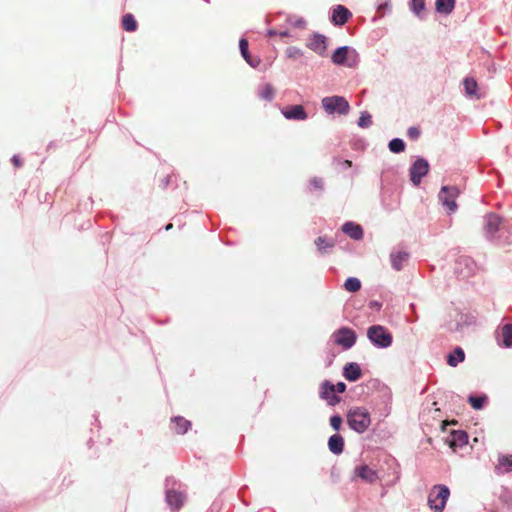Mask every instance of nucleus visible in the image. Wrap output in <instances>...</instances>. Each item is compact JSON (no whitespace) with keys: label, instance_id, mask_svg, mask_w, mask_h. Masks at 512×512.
<instances>
[{"label":"nucleus","instance_id":"nucleus-27","mask_svg":"<svg viewBox=\"0 0 512 512\" xmlns=\"http://www.w3.org/2000/svg\"><path fill=\"white\" fill-rule=\"evenodd\" d=\"M315 244L320 252L325 253L328 248H332L334 246V241L326 237H318L315 240Z\"/></svg>","mask_w":512,"mask_h":512},{"label":"nucleus","instance_id":"nucleus-8","mask_svg":"<svg viewBox=\"0 0 512 512\" xmlns=\"http://www.w3.org/2000/svg\"><path fill=\"white\" fill-rule=\"evenodd\" d=\"M449 447L456 452L457 448H461L468 443V435L463 430H454L446 440Z\"/></svg>","mask_w":512,"mask_h":512},{"label":"nucleus","instance_id":"nucleus-4","mask_svg":"<svg viewBox=\"0 0 512 512\" xmlns=\"http://www.w3.org/2000/svg\"><path fill=\"white\" fill-rule=\"evenodd\" d=\"M322 106L328 113L337 112L339 114H347L349 112V103L344 97L331 96L322 99Z\"/></svg>","mask_w":512,"mask_h":512},{"label":"nucleus","instance_id":"nucleus-30","mask_svg":"<svg viewBox=\"0 0 512 512\" xmlns=\"http://www.w3.org/2000/svg\"><path fill=\"white\" fill-rule=\"evenodd\" d=\"M389 150L393 153L403 152L405 149V143L400 138H394L389 142Z\"/></svg>","mask_w":512,"mask_h":512},{"label":"nucleus","instance_id":"nucleus-31","mask_svg":"<svg viewBox=\"0 0 512 512\" xmlns=\"http://www.w3.org/2000/svg\"><path fill=\"white\" fill-rule=\"evenodd\" d=\"M503 344L506 347L512 346V324L504 325L502 328Z\"/></svg>","mask_w":512,"mask_h":512},{"label":"nucleus","instance_id":"nucleus-32","mask_svg":"<svg viewBox=\"0 0 512 512\" xmlns=\"http://www.w3.org/2000/svg\"><path fill=\"white\" fill-rule=\"evenodd\" d=\"M259 95L262 99L271 101L274 98L275 89L271 84H265Z\"/></svg>","mask_w":512,"mask_h":512},{"label":"nucleus","instance_id":"nucleus-45","mask_svg":"<svg viewBox=\"0 0 512 512\" xmlns=\"http://www.w3.org/2000/svg\"><path fill=\"white\" fill-rule=\"evenodd\" d=\"M280 35H281L282 37H284V36H287V35H288V33H287V32H282Z\"/></svg>","mask_w":512,"mask_h":512},{"label":"nucleus","instance_id":"nucleus-7","mask_svg":"<svg viewBox=\"0 0 512 512\" xmlns=\"http://www.w3.org/2000/svg\"><path fill=\"white\" fill-rule=\"evenodd\" d=\"M429 164L423 158L417 159L410 168V180L415 186L421 183L422 178L428 173Z\"/></svg>","mask_w":512,"mask_h":512},{"label":"nucleus","instance_id":"nucleus-21","mask_svg":"<svg viewBox=\"0 0 512 512\" xmlns=\"http://www.w3.org/2000/svg\"><path fill=\"white\" fill-rule=\"evenodd\" d=\"M455 7V0H436L435 8L440 14L448 15Z\"/></svg>","mask_w":512,"mask_h":512},{"label":"nucleus","instance_id":"nucleus-28","mask_svg":"<svg viewBox=\"0 0 512 512\" xmlns=\"http://www.w3.org/2000/svg\"><path fill=\"white\" fill-rule=\"evenodd\" d=\"M503 469V472L512 471V455H502L498 459V469Z\"/></svg>","mask_w":512,"mask_h":512},{"label":"nucleus","instance_id":"nucleus-22","mask_svg":"<svg viewBox=\"0 0 512 512\" xmlns=\"http://www.w3.org/2000/svg\"><path fill=\"white\" fill-rule=\"evenodd\" d=\"M465 359V353L462 348L457 347L453 353L447 356V363L451 367H456L458 363L463 362Z\"/></svg>","mask_w":512,"mask_h":512},{"label":"nucleus","instance_id":"nucleus-43","mask_svg":"<svg viewBox=\"0 0 512 512\" xmlns=\"http://www.w3.org/2000/svg\"><path fill=\"white\" fill-rule=\"evenodd\" d=\"M345 164H346L348 167H350V166L352 165V162H351V161H349V160H346V161H345Z\"/></svg>","mask_w":512,"mask_h":512},{"label":"nucleus","instance_id":"nucleus-10","mask_svg":"<svg viewBox=\"0 0 512 512\" xmlns=\"http://www.w3.org/2000/svg\"><path fill=\"white\" fill-rule=\"evenodd\" d=\"M282 114L288 120L303 121L308 118V115L302 105L288 106L282 110Z\"/></svg>","mask_w":512,"mask_h":512},{"label":"nucleus","instance_id":"nucleus-20","mask_svg":"<svg viewBox=\"0 0 512 512\" xmlns=\"http://www.w3.org/2000/svg\"><path fill=\"white\" fill-rule=\"evenodd\" d=\"M501 224V218L496 214H489L486 217L485 230L489 235L498 231Z\"/></svg>","mask_w":512,"mask_h":512},{"label":"nucleus","instance_id":"nucleus-9","mask_svg":"<svg viewBox=\"0 0 512 512\" xmlns=\"http://www.w3.org/2000/svg\"><path fill=\"white\" fill-rule=\"evenodd\" d=\"M307 46L320 56H324L327 49V38L321 34H313Z\"/></svg>","mask_w":512,"mask_h":512},{"label":"nucleus","instance_id":"nucleus-14","mask_svg":"<svg viewBox=\"0 0 512 512\" xmlns=\"http://www.w3.org/2000/svg\"><path fill=\"white\" fill-rule=\"evenodd\" d=\"M185 496L176 490H169L166 493V501L172 509H180L184 503Z\"/></svg>","mask_w":512,"mask_h":512},{"label":"nucleus","instance_id":"nucleus-16","mask_svg":"<svg viewBox=\"0 0 512 512\" xmlns=\"http://www.w3.org/2000/svg\"><path fill=\"white\" fill-rule=\"evenodd\" d=\"M239 49L242 57L252 67H257L260 64L259 58H252L248 51V41L245 38H241L239 41Z\"/></svg>","mask_w":512,"mask_h":512},{"label":"nucleus","instance_id":"nucleus-34","mask_svg":"<svg viewBox=\"0 0 512 512\" xmlns=\"http://www.w3.org/2000/svg\"><path fill=\"white\" fill-rule=\"evenodd\" d=\"M469 403L474 409H481L484 406V402L486 401V397H475L470 396L468 399Z\"/></svg>","mask_w":512,"mask_h":512},{"label":"nucleus","instance_id":"nucleus-37","mask_svg":"<svg viewBox=\"0 0 512 512\" xmlns=\"http://www.w3.org/2000/svg\"><path fill=\"white\" fill-rule=\"evenodd\" d=\"M342 424V418L339 415H334L330 418V425L336 431H338Z\"/></svg>","mask_w":512,"mask_h":512},{"label":"nucleus","instance_id":"nucleus-18","mask_svg":"<svg viewBox=\"0 0 512 512\" xmlns=\"http://www.w3.org/2000/svg\"><path fill=\"white\" fill-rule=\"evenodd\" d=\"M328 447H329V450L338 455V454H341L344 450V439L341 435L339 434H334L332 435L330 438H329V441H328Z\"/></svg>","mask_w":512,"mask_h":512},{"label":"nucleus","instance_id":"nucleus-12","mask_svg":"<svg viewBox=\"0 0 512 512\" xmlns=\"http://www.w3.org/2000/svg\"><path fill=\"white\" fill-rule=\"evenodd\" d=\"M336 392L334 391V385L329 381H324L321 385V398L328 401L329 405H335L340 401V398L336 396Z\"/></svg>","mask_w":512,"mask_h":512},{"label":"nucleus","instance_id":"nucleus-15","mask_svg":"<svg viewBox=\"0 0 512 512\" xmlns=\"http://www.w3.org/2000/svg\"><path fill=\"white\" fill-rule=\"evenodd\" d=\"M343 375L348 381H357L362 376V371L357 363H348L345 365Z\"/></svg>","mask_w":512,"mask_h":512},{"label":"nucleus","instance_id":"nucleus-36","mask_svg":"<svg viewBox=\"0 0 512 512\" xmlns=\"http://www.w3.org/2000/svg\"><path fill=\"white\" fill-rule=\"evenodd\" d=\"M288 58L296 59L298 57H301L303 55V52L301 49L297 47H288L285 51Z\"/></svg>","mask_w":512,"mask_h":512},{"label":"nucleus","instance_id":"nucleus-6","mask_svg":"<svg viewBox=\"0 0 512 512\" xmlns=\"http://www.w3.org/2000/svg\"><path fill=\"white\" fill-rule=\"evenodd\" d=\"M334 342L344 349L351 348L356 342L355 332L347 327L340 328L333 333Z\"/></svg>","mask_w":512,"mask_h":512},{"label":"nucleus","instance_id":"nucleus-25","mask_svg":"<svg viewBox=\"0 0 512 512\" xmlns=\"http://www.w3.org/2000/svg\"><path fill=\"white\" fill-rule=\"evenodd\" d=\"M121 24H122V28L128 32H134L138 26L137 21L135 20L134 16L130 13L125 14L122 17Z\"/></svg>","mask_w":512,"mask_h":512},{"label":"nucleus","instance_id":"nucleus-39","mask_svg":"<svg viewBox=\"0 0 512 512\" xmlns=\"http://www.w3.org/2000/svg\"><path fill=\"white\" fill-rule=\"evenodd\" d=\"M310 184L318 190H321L324 186L323 180L321 178L314 177L311 179Z\"/></svg>","mask_w":512,"mask_h":512},{"label":"nucleus","instance_id":"nucleus-35","mask_svg":"<svg viewBox=\"0 0 512 512\" xmlns=\"http://www.w3.org/2000/svg\"><path fill=\"white\" fill-rule=\"evenodd\" d=\"M412 11L419 15L425 8V1L424 0H411L410 3Z\"/></svg>","mask_w":512,"mask_h":512},{"label":"nucleus","instance_id":"nucleus-24","mask_svg":"<svg viewBox=\"0 0 512 512\" xmlns=\"http://www.w3.org/2000/svg\"><path fill=\"white\" fill-rule=\"evenodd\" d=\"M348 52V47H339L338 49H336V51L333 53L331 57L332 62L336 65H343L347 59Z\"/></svg>","mask_w":512,"mask_h":512},{"label":"nucleus","instance_id":"nucleus-29","mask_svg":"<svg viewBox=\"0 0 512 512\" xmlns=\"http://www.w3.org/2000/svg\"><path fill=\"white\" fill-rule=\"evenodd\" d=\"M344 287L349 292H357L361 288V282L358 278L350 277L345 281Z\"/></svg>","mask_w":512,"mask_h":512},{"label":"nucleus","instance_id":"nucleus-38","mask_svg":"<svg viewBox=\"0 0 512 512\" xmlns=\"http://www.w3.org/2000/svg\"><path fill=\"white\" fill-rule=\"evenodd\" d=\"M407 135L413 139V140H416L418 139V137L420 136V131L418 128L416 127H410L407 131Z\"/></svg>","mask_w":512,"mask_h":512},{"label":"nucleus","instance_id":"nucleus-11","mask_svg":"<svg viewBox=\"0 0 512 512\" xmlns=\"http://www.w3.org/2000/svg\"><path fill=\"white\" fill-rule=\"evenodd\" d=\"M354 474L356 477L370 484L376 482L378 479L377 472L368 465L356 466L354 469Z\"/></svg>","mask_w":512,"mask_h":512},{"label":"nucleus","instance_id":"nucleus-44","mask_svg":"<svg viewBox=\"0 0 512 512\" xmlns=\"http://www.w3.org/2000/svg\"><path fill=\"white\" fill-rule=\"evenodd\" d=\"M370 306H371V307H376V306H379V305H378V303H376V302H371Z\"/></svg>","mask_w":512,"mask_h":512},{"label":"nucleus","instance_id":"nucleus-40","mask_svg":"<svg viewBox=\"0 0 512 512\" xmlns=\"http://www.w3.org/2000/svg\"><path fill=\"white\" fill-rule=\"evenodd\" d=\"M346 390V384L344 382H338L334 385V391L338 393H343Z\"/></svg>","mask_w":512,"mask_h":512},{"label":"nucleus","instance_id":"nucleus-26","mask_svg":"<svg viewBox=\"0 0 512 512\" xmlns=\"http://www.w3.org/2000/svg\"><path fill=\"white\" fill-rule=\"evenodd\" d=\"M173 423L175 425V432L177 434H184L188 431V429L190 428L191 426V423L186 420L185 418L183 417H175L173 419Z\"/></svg>","mask_w":512,"mask_h":512},{"label":"nucleus","instance_id":"nucleus-41","mask_svg":"<svg viewBox=\"0 0 512 512\" xmlns=\"http://www.w3.org/2000/svg\"><path fill=\"white\" fill-rule=\"evenodd\" d=\"M11 161H12L13 165L16 168H18V167H20L22 165V162H21L20 158L18 156H16V155L12 157Z\"/></svg>","mask_w":512,"mask_h":512},{"label":"nucleus","instance_id":"nucleus-23","mask_svg":"<svg viewBox=\"0 0 512 512\" xmlns=\"http://www.w3.org/2000/svg\"><path fill=\"white\" fill-rule=\"evenodd\" d=\"M390 258L392 267L399 271L402 269L404 262L408 259V254L406 252L392 253Z\"/></svg>","mask_w":512,"mask_h":512},{"label":"nucleus","instance_id":"nucleus-2","mask_svg":"<svg viewBox=\"0 0 512 512\" xmlns=\"http://www.w3.org/2000/svg\"><path fill=\"white\" fill-rule=\"evenodd\" d=\"M450 496V490L446 485H434L428 495V506L434 512H442Z\"/></svg>","mask_w":512,"mask_h":512},{"label":"nucleus","instance_id":"nucleus-3","mask_svg":"<svg viewBox=\"0 0 512 512\" xmlns=\"http://www.w3.org/2000/svg\"><path fill=\"white\" fill-rule=\"evenodd\" d=\"M367 337L376 346L387 348L392 344L391 333L381 325H373L368 328Z\"/></svg>","mask_w":512,"mask_h":512},{"label":"nucleus","instance_id":"nucleus-1","mask_svg":"<svg viewBox=\"0 0 512 512\" xmlns=\"http://www.w3.org/2000/svg\"><path fill=\"white\" fill-rule=\"evenodd\" d=\"M347 422L351 429L358 433L365 432L371 424L370 415L367 409L355 407L349 410Z\"/></svg>","mask_w":512,"mask_h":512},{"label":"nucleus","instance_id":"nucleus-13","mask_svg":"<svg viewBox=\"0 0 512 512\" xmlns=\"http://www.w3.org/2000/svg\"><path fill=\"white\" fill-rule=\"evenodd\" d=\"M351 12L342 5H337L332 13V22L335 25L342 26L351 17Z\"/></svg>","mask_w":512,"mask_h":512},{"label":"nucleus","instance_id":"nucleus-33","mask_svg":"<svg viewBox=\"0 0 512 512\" xmlns=\"http://www.w3.org/2000/svg\"><path fill=\"white\" fill-rule=\"evenodd\" d=\"M372 124V117L368 112H363L358 120V125L361 128H367Z\"/></svg>","mask_w":512,"mask_h":512},{"label":"nucleus","instance_id":"nucleus-19","mask_svg":"<svg viewBox=\"0 0 512 512\" xmlns=\"http://www.w3.org/2000/svg\"><path fill=\"white\" fill-rule=\"evenodd\" d=\"M464 88L467 96L471 98L480 99L483 94L478 92V84L473 78H465Z\"/></svg>","mask_w":512,"mask_h":512},{"label":"nucleus","instance_id":"nucleus-5","mask_svg":"<svg viewBox=\"0 0 512 512\" xmlns=\"http://www.w3.org/2000/svg\"><path fill=\"white\" fill-rule=\"evenodd\" d=\"M459 194L460 191L456 186H443L439 193V199L449 212H454L457 209L456 198Z\"/></svg>","mask_w":512,"mask_h":512},{"label":"nucleus","instance_id":"nucleus-42","mask_svg":"<svg viewBox=\"0 0 512 512\" xmlns=\"http://www.w3.org/2000/svg\"><path fill=\"white\" fill-rule=\"evenodd\" d=\"M173 225L171 223L167 224L165 229L168 231L170 229H172Z\"/></svg>","mask_w":512,"mask_h":512},{"label":"nucleus","instance_id":"nucleus-17","mask_svg":"<svg viewBox=\"0 0 512 512\" xmlns=\"http://www.w3.org/2000/svg\"><path fill=\"white\" fill-rule=\"evenodd\" d=\"M342 230L345 234L355 240H360L363 237L362 227L353 222H347L343 225Z\"/></svg>","mask_w":512,"mask_h":512}]
</instances>
